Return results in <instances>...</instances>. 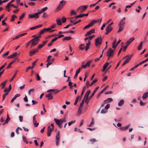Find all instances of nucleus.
I'll list each match as a JSON object with an SVG mask.
<instances>
[{
  "mask_svg": "<svg viewBox=\"0 0 148 148\" xmlns=\"http://www.w3.org/2000/svg\"><path fill=\"white\" fill-rule=\"evenodd\" d=\"M125 20V18L124 17L121 21V22L119 24V28L118 31V33H119L123 29L124 25L125 24V23L124 22Z\"/></svg>",
  "mask_w": 148,
  "mask_h": 148,
  "instance_id": "nucleus-1",
  "label": "nucleus"
},
{
  "mask_svg": "<svg viewBox=\"0 0 148 148\" xmlns=\"http://www.w3.org/2000/svg\"><path fill=\"white\" fill-rule=\"evenodd\" d=\"M66 3V2L64 0H62L61 1L57 7L56 10H55V12H57L58 11L61 10L63 7V6L65 5Z\"/></svg>",
  "mask_w": 148,
  "mask_h": 148,
  "instance_id": "nucleus-2",
  "label": "nucleus"
},
{
  "mask_svg": "<svg viewBox=\"0 0 148 148\" xmlns=\"http://www.w3.org/2000/svg\"><path fill=\"white\" fill-rule=\"evenodd\" d=\"M40 39H38L37 38H34L30 40L31 42V47H34L37 45Z\"/></svg>",
  "mask_w": 148,
  "mask_h": 148,
  "instance_id": "nucleus-3",
  "label": "nucleus"
},
{
  "mask_svg": "<svg viewBox=\"0 0 148 148\" xmlns=\"http://www.w3.org/2000/svg\"><path fill=\"white\" fill-rule=\"evenodd\" d=\"M114 54V51L111 48H109L108 50L106 53L107 56L112 57Z\"/></svg>",
  "mask_w": 148,
  "mask_h": 148,
  "instance_id": "nucleus-4",
  "label": "nucleus"
},
{
  "mask_svg": "<svg viewBox=\"0 0 148 148\" xmlns=\"http://www.w3.org/2000/svg\"><path fill=\"white\" fill-rule=\"evenodd\" d=\"M60 137V133L59 131L57 132L56 135V146H58L59 143Z\"/></svg>",
  "mask_w": 148,
  "mask_h": 148,
  "instance_id": "nucleus-5",
  "label": "nucleus"
},
{
  "mask_svg": "<svg viewBox=\"0 0 148 148\" xmlns=\"http://www.w3.org/2000/svg\"><path fill=\"white\" fill-rule=\"evenodd\" d=\"M102 39L101 38V36L99 38L98 37L95 40V45L97 46L98 45H101L102 42Z\"/></svg>",
  "mask_w": 148,
  "mask_h": 148,
  "instance_id": "nucleus-6",
  "label": "nucleus"
},
{
  "mask_svg": "<svg viewBox=\"0 0 148 148\" xmlns=\"http://www.w3.org/2000/svg\"><path fill=\"white\" fill-rule=\"evenodd\" d=\"M88 7L87 5H83L79 6L77 9V11H80V12H82L86 10Z\"/></svg>",
  "mask_w": 148,
  "mask_h": 148,
  "instance_id": "nucleus-7",
  "label": "nucleus"
},
{
  "mask_svg": "<svg viewBox=\"0 0 148 148\" xmlns=\"http://www.w3.org/2000/svg\"><path fill=\"white\" fill-rule=\"evenodd\" d=\"M54 121L55 122L57 125H58L60 127H61V125L63 123V119H60L58 120L57 119H54Z\"/></svg>",
  "mask_w": 148,
  "mask_h": 148,
  "instance_id": "nucleus-8",
  "label": "nucleus"
},
{
  "mask_svg": "<svg viewBox=\"0 0 148 148\" xmlns=\"http://www.w3.org/2000/svg\"><path fill=\"white\" fill-rule=\"evenodd\" d=\"M132 55L130 56H128V57H127V58L125 59V61L122 64V66H124L125 64L128 63L129 62L132 58Z\"/></svg>",
  "mask_w": 148,
  "mask_h": 148,
  "instance_id": "nucleus-9",
  "label": "nucleus"
},
{
  "mask_svg": "<svg viewBox=\"0 0 148 148\" xmlns=\"http://www.w3.org/2000/svg\"><path fill=\"white\" fill-rule=\"evenodd\" d=\"M54 59V58L51 59V60H47V62L46 64V67L48 68V66L51 64L53 62Z\"/></svg>",
  "mask_w": 148,
  "mask_h": 148,
  "instance_id": "nucleus-10",
  "label": "nucleus"
},
{
  "mask_svg": "<svg viewBox=\"0 0 148 148\" xmlns=\"http://www.w3.org/2000/svg\"><path fill=\"white\" fill-rule=\"evenodd\" d=\"M36 116V114L34 115L33 118V123L35 127H37L39 124V123H36L37 121L35 118Z\"/></svg>",
  "mask_w": 148,
  "mask_h": 148,
  "instance_id": "nucleus-11",
  "label": "nucleus"
},
{
  "mask_svg": "<svg viewBox=\"0 0 148 148\" xmlns=\"http://www.w3.org/2000/svg\"><path fill=\"white\" fill-rule=\"evenodd\" d=\"M106 32L105 34H108L112 30V27H110L108 26L106 27Z\"/></svg>",
  "mask_w": 148,
  "mask_h": 148,
  "instance_id": "nucleus-12",
  "label": "nucleus"
},
{
  "mask_svg": "<svg viewBox=\"0 0 148 148\" xmlns=\"http://www.w3.org/2000/svg\"><path fill=\"white\" fill-rule=\"evenodd\" d=\"M38 48H36L31 51L29 52V55L30 56H32L34 55L35 53L38 52Z\"/></svg>",
  "mask_w": 148,
  "mask_h": 148,
  "instance_id": "nucleus-13",
  "label": "nucleus"
},
{
  "mask_svg": "<svg viewBox=\"0 0 148 148\" xmlns=\"http://www.w3.org/2000/svg\"><path fill=\"white\" fill-rule=\"evenodd\" d=\"M37 14L36 13L33 14H29L28 15L29 17V18H38L39 16H38L37 15Z\"/></svg>",
  "mask_w": 148,
  "mask_h": 148,
  "instance_id": "nucleus-14",
  "label": "nucleus"
},
{
  "mask_svg": "<svg viewBox=\"0 0 148 148\" xmlns=\"http://www.w3.org/2000/svg\"><path fill=\"white\" fill-rule=\"evenodd\" d=\"M90 93V90H88L85 93L84 97L85 98V102H86L88 98V97Z\"/></svg>",
  "mask_w": 148,
  "mask_h": 148,
  "instance_id": "nucleus-15",
  "label": "nucleus"
},
{
  "mask_svg": "<svg viewBox=\"0 0 148 148\" xmlns=\"http://www.w3.org/2000/svg\"><path fill=\"white\" fill-rule=\"evenodd\" d=\"M95 32V29H92L88 31L85 35V36H87L90 35L91 34L94 33Z\"/></svg>",
  "mask_w": 148,
  "mask_h": 148,
  "instance_id": "nucleus-16",
  "label": "nucleus"
},
{
  "mask_svg": "<svg viewBox=\"0 0 148 148\" xmlns=\"http://www.w3.org/2000/svg\"><path fill=\"white\" fill-rule=\"evenodd\" d=\"M45 97L47 98L48 100H51L53 99V96L51 93L46 95Z\"/></svg>",
  "mask_w": 148,
  "mask_h": 148,
  "instance_id": "nucleus-17",
  "label": "nucleus"
},
{
  "mask_svg": "<svg viewBox=\"0 0 148 148\" xmlns=\"http://www.w3.org/2000/svg\"><path fill=\"white\" fill-rule=\"evenodd\" d=\"M134 37H133L130 38L126 42V45H129L133 40H134Z\"/></svg>",
  "mask_w": 148,
  "mask_h": 148,
  "instance_id": "nucleus-18",
  "label": "nucleus"
},
{
  "mask_svg": "<svg viewBox=\"0 0 148 148\" xmlns=\"http://www.w3.org/2000/svg\"><path fill=\"white\" fill-rule=\"evenodd\" d=\"M109 64V63L108 62H106L103 65V69L102 70V72H104L106 69V68Z\"/></svg>",
  "mask_w": 148,
  "mask_h": 148,
  "instance_id": "nucleus-19",
  "label": "nucleus"
},
{
  "mask_svg": "<svg viewBox=\"0 0 148 148\" xmlns=\"http://www.w3.org/2000/svg\"><path fill=\"white\" fill-rule=\"evenodd\" d=\"M90 44V41H88V42L86 44V46L85 47V50L87 51L89 49V46Z\"/></svg>",
  "mask_w": 148,
  "mask_h": 148,
  "instance_id": "nucleus-20",
  "label": "nucleus"
},
{
  "mask_svg": "<svg viewBox=\"0 0 148 148\" xmlns=\"http://www.w3.org/2000/svg\"><path fill=\"white\" fill-rule=\"evenodd\" d=\"M130 125H129L124 127H122L119 128V129L122 131H125L127 130L129 127Z\"/></svg>",
  "mask_w": 148,
  "mask_h": 148,
  "instance_id": "nucleus-21",
  "label": "nucleus"
},
{
  "mask_svg": "<svg viewBox=\"0 0 148 148\" xmlns=\"http://www.w3.org/2000/svg\"><path fill=\"white\" fill-rule=\"evenodd\" d=\"M99 88V87L98 86L95 89L94 91H93V92L92 93L91 95L90 96V99H91L92 97L94 96V95H95V93L97 91V90Z\"/></svg>",
  "mask_w": 148,
  "mask_h": 148,
  "instance_id": "nucleus-22",
  "label": "nucleus"
},
{
  "mask_svg": "<svg viewBox=\"0 0 148 148\" xmlns=\"http://www.w3.org/2000/svg\"><path fill=\"white\" fill-rule=\"evenodd\" d=\"M148 97V92L144 93L143 95L142 98L143 100H145Z\"/></svg>",
  "mask_w": 148,
  "mask_h": 148,
  "instance_id": "nucleus-23",
  "label": "nucleus"
},
{
  "mask_svg": "<svg viewBox=\"0 0 148 148\" xmlns=\"http://www.w3.org/2000/svg\"><path fill=\"white\" fill-rule=\"evenodd\" d=\"M113 101V99L111 98H110L106 99L103 101L104 103H106L108 102H110Z\"/></svg>",
  "mask_w": 148,
  "mask_h": 148,
  "instance_id": "nucleus-24",
  "label": "nucleus"
},
{
  "mask_svg": "<svg viewBox=\"0 0 148 148\" xmlns=\"http://www.w3.org/2000/svg\"><path fill=\"white\" fill-rule=\"evenodd\" d=\"M17 53H14L12 55H10L7 57L8 58H13L14 57L16 56H17Z\"/></svg>",
  "mask_w": 148,
  "mask_h": 148,
  "instance_id": "nucleus-25",
  "label": "nucleus"
},
{
  "mask_svg": "<svg viewBox=\"0 0 148 148\" xmlns=\"http://www.w3.org/2000/svg\"><path fill=\"white\" fill-rule=\"evenodd\" d=\"M95 37V35H92L91 36H88L85 39V40H86L88 39H90V40H91L92 38H94Z\"/></svg>",
  "mask_w": 148,
  "mask_h": 148,
  "instance_id": "nucleus-26",
  "label": "nucleus"
},
{
  "mask_svg": "<svg viewBox=\"0 0 148 148\" xmlns=\"http://www.w3.org/2000/svg\"><path fill=\"white\" fill-rule=\"evenodd\" d=\"M143 41H141L140 42L139 45L138 46V50H140L141 49L143 45Z\"/></svg>",
  "mask_w": 148,
  "mask_h": 148,
  "instance_id": "nucleus-27",
  "label": "nucleus"
},
{
  "mask_svg": "<svg viewBox=\"0 0 148 148\" xmlns=\"http://www.w3.org/2000/svg\"><path fill=\"white\" fill-rule=\"evenodd\" d=\"M81 98H82L81 96H79L78 97H77L76 98V100H75V102L74 103V105H76L77 104L79 99H81Z\"/></svg>",
  "mask_w": 148,
  "mask_h": 148,
  "instance_id": "nucleus-28",
  "label": "nucleus"
},
{
  "mask_svg": "<svg viewBox=\"0 0 148 148\" xmlns=\"http://www.w3.org/2000/svg\"><path fill=\"white\" fill-rule=\"evenodd\" d=\"M124 101L123 99H121L119 102L118 105L119 106H122L124 103Z\"/></svg>",
  "mask_w": 148,
  "mask_h": 148,
  "instance_id": "nucleus-29",
  "label": "nucleus"
},
{
  "mask_svg": "<svg viewBox=\"0 0 148 148\" xmlns=\"http://www.w3.org/2000/svg\"><path fill=\"white\" fill-rule=\"evenodd\" d=\"M51 28H50L49 27H48L47 28H44V30H45V32L48 31H50V32H53L54 31V30H51Z\"/></svg>",
  "mask_w": 148,
  "mask_h": 148,
  "instance_id": "nucleus-30",
  "label": "nucleus"
},
{
  "mask_svg": "<svg viewBox=\"0 0 148 148\" xmlns=\"http://www.w3.org/2000/svg\"><path fill=\"white\" fill-rule=\"evenodd\" d=\"M84 45L83 44H81L79 46V49L81 50L84 49L85 48V47H84Z\"/></svg>",
  "mask_w": 148,
  "mask_h": 148,
  "instance_id": "nucleus-31",
  "label": "nucleus"
},
{
  "mask_svg": "<svg viewBox=\"0 0 148 148\" xmlns=\"http://www.w3.org/2000/svg\"><path fill=\"white\" fill-rule=\"evenodd\" d=\"M15 61V60L12 61L11 62L10 64H8V66L6 67V68L7 69H10L11 67V65Z\"/></svg>",
  "mask_w": 148,
  "mask_h": 148,
  "instance_id": "nucleus-32",
  "label": "nucleus"
},
{
  "mask_svg": "<svg viewBox=\"0 0 148 148\" xmlns=\"http://www.w3.org/2000/svg\"><path fill=\"white\" fill-rule=\"evenodd\" d=\"M17 16L15 14L13 15L11 18V21L12 22H13L14 20V18H16Z\"/></svg>",
  "mask_w": 148,
  "mask_h": 148,
  "instance_id": "nucleus-33",
  "label": "nucleus"
},
{
  "mask_svg": "<svg viewBox=\"0 0 148 148\" xmlns=\"http://www.w3.org/2000/svg\"><path fill=\"white\" fill-rule=\"evenodd\" d=\"M72 39L71 37V36L65 37L63 39V40H69Z\"/></svg>",
  "mask_w": 148,
  "mask_h": 148,
  "instance_id": "nucleus-34",
  "label": "nucleus"
},
{
  "mask_svg": "<svg viewBox=\"0 0 148 148\" xmlns=\"http://www.w3.org/2000/svg\"><path fill=\"white\" fill-rule=\"evenodd\" d=\"M81 21V20L79 19L78 21L75 22H74L73 20H71L70 22L71 23H73V25H76V24L78 23L79 22H80Z\"/></svg>",
  "mask_w": 148,
  "mask_h": 148,
  "instance_id": "nucleus-35",
  "label": "nucleus"
},
{
  "mask_svg": "<svg viewBox=\"0 0 148 148\" xmlns=\"http://www.w3.org/2000/svg\"><path fill=\"white\" fill-rule=\"evenodd\" d=\"M97 80V79L96 78H95L94 79L92 82L90 84L89 86H91L92 85H93L94 84L95 82H96Z\"/></svg>",
  "mask_w": 148,
  "mask_h": 148,
  "instance_id": "nucleus-36",
  "label": "nucleus"
},
{
  "mask_svg": "<svg viewBox=\"0 0 148 148\" xmlns=\"http://www.w3.org/2000/svg\"><path fill=\"white\" fill-rule=\"evenodd\" d=\"M108 112V110H106L105 108L102 110L101 112V113L102 114H106Z\"/></svg>",
  "mask_w": 148,
  "mask_h": 148,
  "instance_id": "nucleus-37",
  "label": "nucleus"
},
{
  "mask_svg": "<svg viewBox=\"0 0 148 148\" xmlns=\"http://www.w3.org/2000/svg\"><path fill=\"white\" fill-rule=\"evenodd\" d=\"M86 86H85L83 88L82 91L81 92V95L80 96H81V97H82V95H83L85 92V91L86 89Z\"/></svg>",
  "mask_w": 148,
  "mask_h": 148,
  "instance_id": "nucleus-38",
  "label": "nucleus"
},
{
  "mask_svg": "<svg viewBox=\"0 0 148 148\" xmlns=\"http://www.w3.org/2000/svg\"><path fill=\"white\" fill-rule=\"evenodd\" d=\"M96 23V21L95 20H93L90 23H89L91 27L94 25Z\"/></svg>",
  "mask_w": 148,
  "mask_h": 148,
  "instance_id": "nucleus-39",
  "label": "nucleus"
},
{
  "mask_svg": "<svg viewBox=\"0 0 148 148\" xmlns=\"http://www.w3.org/2000/svg\"><path fill=\"white\" fill-rule=\"evenodd\" d=\"M56 23L58 25H62V23L60 19H57Z\"/></svg>",
  "mask_w": 148,
  "mask_h": 148,
  "instance_id": "nucleus-40",
  "label": "nucleus"
},
{
  "mask_svg": "<svg viewBox=\"0 0 148 148\" xmlns=\"http://www.w3.org/2000/svg\"><path fill=\"white\" fill-rule=\"evenodd\" d=\"M54 128H51L50 126H49L47 127V131L52 132V131L53 130Z\"/></svg>",
  "mask_w": 148,
  "mask_h": 148,
  "instance_id": "nucleus-41",
  "label": "nucleus"
},
{
  "mask_svg": "<svg viewBox=\"0 0 148 148\" xmlns=\"http://www.w3.org/2000/svg\"><path fill=\"white\" fill-rule=\"evenodd\" d=\"M23 141L26 143L27 144L28 143V142L27 140V139L24 136H23L22 137Z\"/></svg>",
  "mask_w": 148,
  "mask_h": 148,
  "instance_id": "nucleus-42",
  "label": "nucleus"
},
{
  "mask_svg": "<svg viewBox=\"0 0 148 148\" xmlns=\"http://www.w3.org/2000/svg\"><path fill=\"white\" fill-rule=\"evenodd\" d=\"M18 71L17 70L16 71V72H15L14 73V74L13 75V76L12 78L10 79V81L12 82V81L13 80L14 78L16 77V75L17 74V73Z\"/></svg>",
  "mask_w": 148,
  "mask_h": 148,
  "instance_id": "nucleus-43",
  "label": "nucleus"
},
{
  "mask_svg": "<svg viewBox=\"0 0 148 148\" xmlns=\"http://www.w3.org/2000/svg\"><path fill=\"white\" fill-rule=\"evenodd\" d=\"M82 108L80 107H79L78 110V112H77V116H78V114L80 115L82 113Z\"/></svg>",
  "mask_w": 148,
  "mask_h": 148,
  "instance_id": "nucleus-44",
  "label": "nucleus"
},
{
  "mask_svg": "<svg viewBox=\"0 0 148 148\" xmlns=\"http://www.w3.org/2000/svg\"><path fill=\"white\" fill-rule=\"evenodd\" d=\"M84 16L83 14H80L79 15L75 17V18H79L82 17Z\"/></svg>",
  "mask_w": 148,
  "mask_h": 148,
  "instance_id": "nucleus-45",
  "label": "nucleus"
},
{
  "mask_svg": "<svg viewBox=\"0 0 148 148\" xmlns=\"http://www.w3.org/2000/svg\"><path fill=\"white\" fill-rule=\"evenodd\" d=\"M97 140L95 138H93L90 140V141L92 143H93L97 142Z\"/></svg>",
  "mask_w": 148,
  "mask_h": 148,
  "instance_id": "nucleus-46",
  "label": "nucleus"
},
{
  "mask_svg": "<svg viewBox=\"0 0 148 148\" xmlns=\"http://www.w3.org/2000/svg\"><path fill=\"white\" fill-rule=\"evenodd\" d=\"M25 13H22V15L20 16L19 17V19L20 20H21L25 16Z\"/></svg>",
  "mask_w": 148,
  "mask_h": 148,
  "instance_id": "nucleus-47",
  "label": "nucleus"
},
{
  "mask_svg": "<svg viewBox=\"0 0 148 148\" xmlns=\"http://www.w3.org/2000/svg\"><path fill=\"white\" fill-rule=\"evenodd\" d=\"M61 20L62 21V22L63 23H65L66 21V18L64 17L63 16L61 18Z\"/></svg>",
  "mask_w": 148,
  "mask_h": 148,
  "instance_id": "nucleus-48",
  "label": "nucleus"
},
{
  "mask_svg": "<svg viewBox=\"0 0 148 148\" xmlns=\"http://www.w3.org/2000/svg\"><path fill=\"white\" fill-rule=\"evenodd\" d=\"M92 60H90L88 61L86 63V65H87V67H89L90 66V64L92 62Z\"/></svg>",
  "mask_w": 148,
  "mask_h": 148,
  "instance_id": "nucleus-49",
  "label": "nucleus"
},
{
  "mask_svg": "<svg viewBox=\"0 0 148 148\" xmlns=\"http://www.w3.org/2000/svg\"><path fill=\"white\" fill-rule=\"evenodd\" d=\"M47 17V14L46 12H44L42 16V18H45Z\"/></svg>",
  "mask_w": 148,
  "mask_h": 148,
  "instance_id": "nucleus-50",
  "label": "nucleus"
},
{
  "mask_svg": "<svg viewBox=\"0 0 148 148\" xmlns=\"http://www.w3.org/2000/svg\"><path fill=\"white\" fill-rule=\"evenodd\" d=\"M75 120L72 121L71 122H69L68 123V125L69 126H70L71 124L75 123Z\"/></svg>",
  "mask_w": 148,
  "mask_h": 148,
  "instance_id": "nucleus-51",
  "label": "nucleus"
},
{
  "mask_svg": "<svg viewBox=\"0 0 148 148\" xmlns=\"http://www.w3.org/2000/svg\"><path fill=\"white\" fill-rule=\"evenodd\" d=\"M136 1H135L134 2L131 4L130 5H127L126 7V8H131L132 6L136 2Z\"/></svg>",
  "mask_w": 148,
  "mask_h": 148,
  "instance_id": "nucleus-52",
  "label": "nucleus"
},
{
  "mask_svg": "<svg viewBox=\"0 0 148 148\" xmlns=\"http://www.w3.org/2000/svg\"><path fill=\"white\" fill-rule=\"evenodd\" d=\"M36 79L37 80H40V78L38 74L36 73Z\"/></svg>",
  "mask_w": 148,
  "mask_h": 148,
  "instance_id": "nucleus-53",
  "label": "nucleus"
},
{
  "mask_svg": "<svg viewBox=\"0 0 148 148\" xmlns=\"http://www.w3.org/2000/svg\"><path fill=\"white\" fill-rule=\"evenodd\" d=\"M10 120V119H9L7 118L4 122L3 124V125H4L8 123V121H9Z\"/></svg>",
  "mask_w": 148,
  "mask_h": 148,
  "instance_id": "nucleus-54",
  "label": "nucleus"
},
{
  "mask_svg": "<svg viewBox=\"0 0 148 148\" xmlns=\"http://www.w3.org/2000/svg\"><path fill=\"white\" fill-rule=\"evenodd\" d=\"M67 87V86H64L59 91H57V92H55V93H57L58 92H60V91H62V90H63L64 89L66 88Z\"/></svg>",
  "mask_w": 148,
  "mask_h": 148,
  "instance_id": "nucleus-55",
  "label": "nucleus"
},
{
  "mask_svg": "<svg viewBox=\"0 0 148 148\" xmlns=\"http://www.w3.org/2000/svg\"><path fill=\"white\" fill-rule=\"evenodd\" d=\"M6 84L5 82H2L0 85V86L2 87V89H3L5 86Z\"/></svg>",
  "mask_w": 148,
  "mask_h": 148,
  "instance_id": "nucleus-56",
  "label": "nucleus"
},
{
  "mask_svg": "<svg viewBox=\"0 0 148 148\" xmlns=\"http://www.w3.org/2000/svg\"><path fill=\"white\" fill-rule=\"evenodd\" d=\"M92 121L91 122V123H90L89 125V127H91L94 124V122L93 118H92Z\"/></svg>",
  "mask_w": 148,
  "mask_h": 148,
  "instance_id": "nucleus-57",
  "label": "nucleus"
},
{
  "mask_svg": "<svg viewBox=\"0 0 148 148\" xmlns=\"http://www.w3.org/2000/svg\"><path fill=\"white\" fill-rule=\"evenodd\" d=\"M109 87L108 86L106 87L101 92V93H102L105 91Z\"/></svg>",
  "mask_w": 148,
  "mask_h": 148,
  "instance_id": "nucleus-58",
  "label": "nucleus"
},
{
  "mask_svg": "<svg viewBox=\"0 0 148 148\" xmlns=\"http://www.w3.org/2000/svg\"><path fill=\"white\" fill-rule=\"evenodd\" d=\"M22 130V129L20 128V127H18L16 130V132L17 134H19L18 130Z\"/></svg>",
  "mask_w": 148,
  "mask_h": 148,
  "instance_id": "nucleus-59",
  "label": "nucleus"
},
{
  "mask_svg": "<svg viewBox=\"0 0 148 148\" xmlns=\"http://www.w3.org/2000/svg\"><path fill=\"white\" fill-rule=\"evenodd\" d=\"M82 69V68L79 67L78 69H77L76 71V73L77 75L79 73L80 70Z\"/></svg>",
  "mask_w": 148,
  "mask_h": 148,
  "instance_id": "nucleus-60",
  "label": "nucleus"
},
{
  "mask_svg": "<svg viewBox=\"0 0 148 148\" xmlns=\"http://www.w3.org/2000/svg\"><path fill=\"white\" fill-rule=\"evenodd\" d=\"M110 107V104L109 103L107 104L105 106V108L106 110H108Z\"/></svg>",
  "mask_w": 148,
  "mask_h": 148,
  "instance_id": "nucleus-61",
  "label": "nucleus"
},
{
  "mask_svg": "<svg viewBox=\"0 0 148 148\" xmlns=\"http://www.w3.org/2000/svg\"><path fill=\"white\" fill-rule=\"evenodd\" d=\"M148 61V58H147L145 60H143L142 61V62H140V64H142L144 63L147 61Z\"/></svg>",
  "mask_w": 148,
  "mask_h": 148,
  "instance_id": "nucleus-62",
  "label": "nucleus"
},
{
  "mask_svg": "<svg viewBox=\"0 0 148 148\" xmlns=\"http://www.w3.org/2000/svg\"><path fill=\"white\" fill-rule=\"evenodd\" d=\"M112 48L113 49H116V47L117 46V45H116V44L114 43H112Z\"/></svg>",
  "mask_w": 148,
  "mask_h": 148,
  "instance_id": "nucleus-63",
  "label": "nucleus"
},
{
  "mask_svg": "<svg viewBox=\"0 0 148 148\" xmlns=\"http://www.w3.org/2000/svg\"><path fill=\"white\" fill-rule=\"evenodd\" d=\"M48 9V8L47 7H45L44 8H42L41 9V10L43 12L46 11Z\"/></svg>",
  "mask_w": 148,
  "mask_h": 148,
  "instance_id": "nucleus-64",
  "label": "nucleus"
}]
</instances>
